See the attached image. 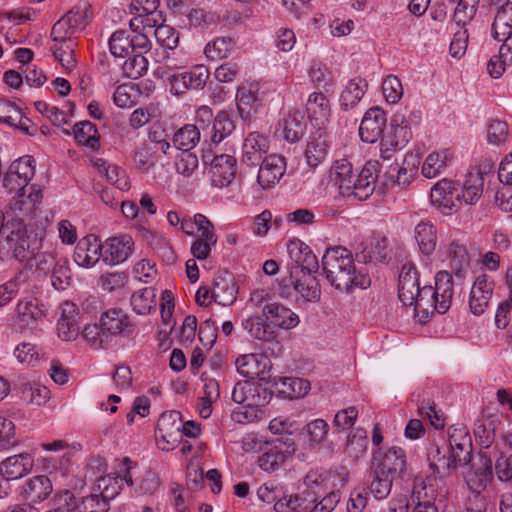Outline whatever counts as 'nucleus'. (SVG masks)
Wrapping results in <instances>:
<instances>
[{"instance_id": "f257e3e1", "label": "nucleus", "mask_w": 512, "mask_h": 512, "mask_svg": "<svg viewBox=\"0 0 512 512\" xmlns=\"http://www.w3.org/2000/svg\"><path fill=\"white\" fill-rule=\"evenodd\" d=\"M36 161L30 155L14 160L3 174L2 185L9 193H15L9 210L18 215H32L43 199L39 185L29 184L35 175Z\"/></svg>"}, {"instance_id": "f03ea898", "label": "nucleus", "mask_w": 512, "mask_h": 512, "mask_svg": "<svg viewBox=\"0 0 512 512\" xmlns=\"http://www.w3.org/2000/svg\"><path fill=\"white\" fill-rule=\"evenodd\" d=\"M322 269L337 290L349 291L353 287L365 289L371 284L368 274L356 269L351 251L342 246L326 250L322 257Z\"/></svg>"}, {"instance_id": "7ed1b4c3", "label": "nucleus", "mask_w": 512, "mask_h": 512, "mask_svg": "<svg viewBox=\"0 0 512 512\" xmlns=\"http://www.w3.org/2000/svg\"><path fill=\"white\" fill-rule=\"evenodd\" d=\"M11 214V219L5 222L1 244L11 257L19 261L29 260L38 246L36 238L34 242L31 241L25 224V217L28 215H18L13 212Z\"/></svg>"}, {"instance_id": "20e7f679", "label": "nucleus", "mask_w": 512, "mask_h": 512, "mask_svg": "<svg viewBox=\"0 0 512 512\" xmlns=\"http://www.w3.org/2000/svg\"><path fill=\"white\" fill-rule=\"evenodd\" d=\"M426 458L430 470L433 471L435 481L437 482L439 491L432 496L435 502L443 503L448 495L444 478L450 476L460 464L447 448L446 442H432L427 447Z\"/></svg>"}, {"instance_id": "39448f33", "label": "nucleus", "mask_w": 512, "mask_h": 512, "mask_svg": "<svg viewBox=\"0 0 512 512\" xmlns=\"http://www.w3.org/2000/svg\"><path fill=\"white\" fill-rule=\"evenodd\" d=\"M480 462V466L472 467L466 476V483L473 493V501L475 503V507H473L472 499L469 500L467 506L469 512H484L486 510V501L481 492L485 490L493 479L491 460L485 455H481Z\"/></svg>"}, {"instance_id": "423d86ee", "label": "nucleus", "mask_w": 512, "mask_h": 512, "mask_svg": "<svg viewBox=\"0 0 512 512\" xmlns=\"http://www.w3.org/2000/svg\"><path fill=\"white\" fill-rule=\"evenodd\" d=\"M112 482V476L107 475L102 477L98 482V487L102 489L101 496L89 495L83 497L80 501L69 491L64 494L66 504L71 506L72 511L76 512H107L108 502L107 499L114 498L117 495V488L110 491L109 484Z\"/></svg>"}, {"instance_id": "0eeeda50", "label": "nucleus", "mask_w": 512, "mask_h": 512, "mask_svg": "<svg viewBox=\"0 0 512 512\" xmlns=\"http://www.w3.org/2000/svg\"><path fill=\"white\" fill-rule=\"evenodd\" d=\"M371 467L378 470L381 475H388L392 478L399 474L404 478L407 473L406 454L400 447H391L384 451L378 449L373 453Z\"/></svg>"}, {"instance_id": "6e6552de", "label": "nucleus", "mask_w": 512, "mask_h": 512, "mask_svg": "<svg viewBox=\"0 0 512 512\" xmlns=\"http://www.w3.org/2000/svg\"><path fill=\"white\" fill-rule=\"evenodd\" d=\"M210 77L205 65H194L187 71L174 73L169 77L170 91L174 95H183L188 90H202Z\"/></svg>"}, {"instance_id": "1a4fd4ad", "label": "nucleus", "mask_w": 512, "mask_h": 512, "mask_svg": "<svg viewBox=\"0 0 512 512\" xmlns=\"http://www.w3.org/2000/svg\"><path fill=\"white\" fill-rule=\"evenodd\" d=\"M182 416L179 411L163 412L157 422L156 440L161 449L169 451L181 442Z\"/></svg>"}, {"instance_id": "9d476101", "label": "nucleus", "mask_w": 512, "mask_h": 512, "mask_svg": "<svg viewBox=\"0 0 512 512\" xmlns=\"http://www.w3.org/2000/svg\"><path fill=\"white\" fill-rule=\"evenodd\" d=\"M102 245V261L108 266H116L125 262L134 251V240L130 235L123 234L110 237Z\"/></svg>"}, {"instance_id": "9b49d317", "label": "nucleus", "mask_w": 512, "mask_h": 512, "mask_svg": "<svg viewBox=\"0 0 512 512\" xmlns=\"http://www.w3.org/2000/svg\"><path fill=\"white\" fill-rule=\"evenodd\" d=\"M492 35L503 43L506 57L512 58V2L506 1L498 8L492 24Z\"/></svg>"}, {"instance_id": "f8f14e48", "label": "nucleus", "mask_w": 512, "mask_h": 512, "mask_svg": "<svg viewBox=\"0 0 512 512\" xmlns=\"http://www.w3.org/2000/svg\"><path fill=\"white\" fill-rule=\"evenodd\" d=\"M100 324L108 339L118 335L130 337L136 332V325L121 309L112 308L102 313Z\"/></svg>"}, {"instance_id": "ddd939ff", "label": "nucleus", "mask_w": 512, "mask_h": 512, "mask_svg": "<svg viewBox=\"0 0 512 512\" xmlns=\"http://www.w3.org/2000/svg\"><path fill=\"white\" fill-rule=\"evenodd\" d=\"M439 252L442 260L448 262L455 277L462 281L469 266V256L465 245L459 240H452L449 244L441 246Z\"/></svg>"}, {"instance_id": "4468645a", "label": "nucleus", "mask_w": 512, "mask_h": 512, "mask_svg": "<svg viewBox=\"0 0 512 512\" xmlns=\"http://www.w3.org/2000/svg\"><path fill=\"white\" fill-rule=\"evenodd\" d=\"M377 165V162H367L357 177H353L352 187L345 197L353 196L359 201L367 200L375 190L378 178Z\"/></svg>"}, {"instance_id": "2eb2a0df", "label": "nucleus", "mask_w": 512, "mask_h": 512, "mask_svg": "<svg viewBox=\"0 0 512 512\" xmlns=\"http://www.w3.org/2000/svg\"><path fill=\"white\" fill-rule=\"evenodd\" d=\"M237 173V160L229 154L216 155L210 167L211 183L217 188L227 187Z\"/></svg>"}, {"instance_id": "dca6fc26", "label": "nucleus", "mask_w": 512, "mask_h": 512, "mask_svg": "<svg viewBox=\"0 0 512 512\" xmlns=\"http://www.w3.org/2000/svg\"><path fill=\"white\" fill-rule=\"evenodd\" d=\"M260 163L257 182L262 189H270L280 181L285 173V158L281 155L271 154Z\"/></svg>"}, {"instance_id": "f3484780", "label": "nucleus", "mask_w": 512, "mask_h": 512, "mask_svg": "<svg viewBox=\"0 0 512 512\" xmlns=\"http://www.w3.org/2000/svg\"><path fill=\"white\" fill-rule=\"evenodd\" d=\"M494 291V282L486 275L478 276L470 291L469 309L475 316L482 315L490 302Z\"/></svg>"}, {"instance_id": "a211bd4d", "label": "nucleus", "mask_w": 512, "mask_h": 512, "mask_svg": "<svg viewBox=\"0 0 512 512\" xmlns=\"http://www.w3.org/2000/svg\"><path fill=\"white\" fill-rule=\"evenodd\" d=\"M432 295L435 312L439 314L446 313L451 307L454 296V280L449 272L444 270L436 274Z\"/></svg>"}, {"instance_id": "6ab92c4d", "label": "nucleus", "mask_w": 512, "mask_h": 512, "mask_svg": "<svg viewBox=\"0 0 512 512\" xmlns=\"http://www.w3.org/2000/svg\"><path fill=\"white\" fill-rule=\"evenodd\" d=\"M430 198L433 205L438 206L448 213L452 210H457L461 205V197L458 189L454 186L452 181L447 179H442L433 186L430 192Z\"/></svg>"}, {"instance_id": "aec40b11", "label": "nucleus", "mask_w": 512, "mask_h": 512, "mask_svg": "<svg viewBox=\"0 0 512 512\" xmlns=\"http://www.w3.org/2000/svg\"><path fill=\"white\" fill-rule=\"evenodd\" d=\"M386 125V114L379 107L370 108L365 114L359 127V135L362 141L375 143L383 137Z\"/></svg>"}, {"instance_id": "412c9836", "label": "nucleus", "mask_w": 512, "mask_h": 512, "mask_svg": "<svg viewBox=\"0 0 512 512\" xmlns=\"http://www.w3.org/2000/svg\"><path fill=\"white\" fill-rule=\"evenodd\" d=\"M287 252L290 260L295 264L291 269L317 272L319 264L316 256L308 245L299 239H292L287 243Z\"/></svg>"}, {"instance_id": "4be33fe9", "label": "nucleus", "mask_w": 512, "mask_h": 512, "mask_svg": "<svg viewBox=\"0 0 512 512\" xmlns=\"http://www.w3.org/2000/svg\"><path fill=\"white\" fill-rule=\"evenodd\" d=\"M73 258L75 263L81 267H93L99 260H102L101 242L94 235L82 238L75 247Z\"/></svg>"}, {"instance_id": "5701e85b", "label": "nucleus", "mask_w": 512, "mask_h": 512, "mask_svg": "<svg viewBox=\"0 0 512 512\" xmlns=\"http://www.w3.org/2000/svg\"><path fill=\"white\" fill-rule=\"evenodd\" d=\"M420 290L419 275L413 264L403 265L399 274L398 296L405 306L415 303L417 293Z\"/></svg>"}, {"instance_id": "b1692460", "label": "nucleus", "mask_w": 512, "mask_h": 512, "mask_svg": "<svg viewBox=\"0 0 512 512\" xmlns=\"http://www.w3.org/2000/svg\"><path fill=\"white\" fill-rule=\"evenodd\" d=\"M306 112L311 124L322 130L331 116L329 100L322 92L311 93L306 102Z\"/></svg>"}, {"instance_id": "393cba45", "label": "nucleus", "mask_w": 512, "mask_h": 512, "mask_svg": "<svg viewBox=\"0 0 512 512\" xmlns=\"http://www.w3.org/2000/svg\"><path fill=\"white\" fill-rule=\"evenodd\" d=\"M266 399V389L251 381L238 382L232 391V400L240 405L264 406Z\"/></svg>"}, {"instance_id": "a878e982", "label": "nucleus", "mask_w": 512, "mask_h": 512, "mask_svg": "<svg viewBox=\"0 0 512 512\" xmlns=\"http://www.w3.org/2000/svg\"><path fill=\"white\" fill-rule=\"evenodd\" d=\"M262 313L270 326L273 325L281 329H292L299 323L298 315L280 303H266L262 308Z\"/></svg>"}, {"instance_id": "bb28decb", "label": "nucleus", "mask_w": 512, "mask_h": 512, "mask_svg": "<svg viewBox=\"0 0 512 512\" xmlns=\"http://www.w3.org/2000/svg\"><path fill=\"white\" fill-rule=\"evenodd\" d=\"M34 466V459L29 453L7 457L0 463V473L9 482L27 475Z\"/></svg>"}, {"instance_id": "cd10ccee", "label": "nucleus", "mask_w": 512, "mask_h": 512, "mask_svg": "<svg viewBox=\"0 0 512 512\" xmlns=\"http://www.w3.org/2000/svg\"><path fill=\"white\" fill-rule=\"evenodd\" d=\"M43 304L35 298H28L18 302L16 307L17 322L21 327L30 330L36 329L37 324L45 317Z\"/></svg>"}, {"instance_id": "c85d7f7f", "label": "nucleus", "mask_w": 512, "mask_h": 512, "mask_svg": "<svg viewBox=\"0 0 512 512\" xmlns=\"http://www.w3.org/2000/svg\"><path fill=\"white\" fill-rule=\"evenodd\" d=\"M268 138L260 133L248 134L243 143L242 160L249 166H256L262 162L263 154L268 151Z\"/></svg>"}, {"instance_id": "c756f323", "label": "nucleus", "mask_w": 512, "mask_h": 512, "mask_svg": "<svg viewBox=\"0 0 512 512\" xmlns=\"http://www.w3.org/2000/svg\"><path fill=\"white\" fill-rule=\"evenodd\" d=\"M501 423V415L482 413L474 427V435L482 447L489 448L491 446Z\"/></svg>"}, {"instance_id": "7c9ffc66", "label": "nucleus", "mask_w": 512, "mask_h": 512, "mask_svg": "<svg viewBox=\"0 0 512 512\" xmlns=\"http://www.w3.org/2000/svg\"><path fill=\"white\" fill-rule=\"evenodd\" d=\"M237 286L229 273L216 275L213 282L212 298L222 306H229L237 298Z\"/></svg>"}, {"instance_id": "2f4dec72", "label": "nucleus", "mask_w": 512, "mask_h": 512, "mask_svg": "<svg viewBox=\"0 0 512 512\" xmlns=\"http://www.w3.org/2000/svg\"><path fill=\"white\" fill-rule=\"evenodd\" d=\"M306 129L304 116L299 111L289 114L279 122L276 133L286 141L294 143L302 138Z\"/></svg>"}, {"instance_id": "473e14b6", "label": "nucleus", "mask_w": 512, "mask_h": 512, "mask_svg": "<svg viewBox=\"0 0 512 512\" xmlns=\"http://www.w3.org/2000/svg\"><path fill=\"white\" fill-rule=\"evenodd\" d=\"M304 485L306 490L303 491L304 501L312 498V502L325 495H329L327 473L319 470H310L304 477Z\"/></svg>"}, {"instance_id": "72a5a7b5", "label": "nucleus", "mask_w": 512, "mask_h": 512, "mask_svg": "<svg viewBox=\"0 0 512 512\" xmlns=\"http://www.w3.org/2000/svg\"><path fill=\"white\" fill-rule=\"evenodd\" d=\"M51 480L45 475H39L27 481L22 488V496L31 503H40L52 493Z\"/></svg>"}, {"instance_id": "f704fd0d", "label": "nucleus", "mask_w": 512, "mask_h": 512, "mask_svg": "<svg viewBox=\"0 0 512 512\" xmlns=\"http://www.w3.org/2000/svg\"><path fill=\"white\" fill-rule=\"evenodd\" d=\"M451 158L452 153L448 149L429 153L422 164V175L428 179L440 176L448 167Z\"/></svg>"}, {"instance_id": "c9c22d12", "label": "nucleus", "mask_w": 512, "mask_h": 512, "mask_svg": "<svg viewBox=\"0 0 512 512\" xmlns=\"http://www.w3.org/2000/svg\"><path fill=\"white\" fill-rule=\"evenodd\" d=\"M388 256V241L385 237H374L356 252V260L361 263L384 262Z\"/></svg>"}, {"instance_id": "e433bc0d", "label": "nucleus", "mask_w": 512, "mask_h": 512, "mask_svg": "<svg viewBox=\"0 0 512 512\" xmlns=\"http://www.w3.org/2000/svg\"><path fill=\"white\" fill-rule=\"evenodd\" d=\"M328 149L329 143L325 132L318 130L306 146L305 158L307 164L312 168H316L326 159Z\"/></svg>"}, {"instance_id": "4c0bfd02", "label": "nucleus", "mask_w": 512, "mask_h": 512, "mask_svg": "<svg viewBox=\"0 0 512 512\" xmlns=\"http://www.w3.org/2000/svg\"><path fill=\"white\" fill-rule=\"evenodd\" d=\"M383 145L389 147L388 150H398L404 148L412 138V132L404 121H398L395 117L390 123V130L387 134L383 135Z\"/></svg>"}, {"instance_id": "58836bf2", "label": "nucleus", "mask_w": 512, "mask_h": 512, "mask_svg": "<svg viewBox=\"0 0 512 512\" xmlns=\"http://www.w3.org/2000/svg\"><path fill=\"white\" fill-rule=\"evenodd\" d=\"M353 177L352 164L347 159L334 161L330 168V178L343 196L350 191Z\"/></svg>"}, {"instance_id": "ea45409f", "label": "nucleus", "mask_w": 512, "mask_h": 512, "mask_svg": "<svg viewBox=\"0 0 512 512\" xmlns=\"http://www.w3.org/2000/svg\"><path fill=\"white\" fill-rule=\"evenodd\" d=\"M268 362V358L264 355L244 354L236 359L235 365L241 375L254 378L264 373Z\"/></svg>"}, {"instance_id": "a19ab883", "label": "nucleus", "mask_w": 512, "mask_h": 512, "mask_svg": "<svg viewBox=\"0 0 512 512\" xmlns=\"http://www.w3.org/2000/svg\"><path fill=\"white\" fill-rule=\"evenodd\" d=\"M241 325L256 340L272 342L277 338V332L260 316H250Z\"/></svg>"}, {"instance_id": "79ce46f5", "label": "nucleus", "mask_w": 512, "mask_h": 512, "mask_svg": "<svg viewBox=\"0 0 512 512\" xmlns=\"http://www.w3.org/2000/svg\"><path fill=\"white\" fill-rule=\"evenodd\" d=\"M329 431L328 423L323 419L310 421L303 429L302 435L309 449L319 450L327 439Z\"/></svg>"}, {"instance_id": "37998d69", "label": "nucleus", "mask_w": 512, "mask_h": 512, "mask_svg": "<svg viewBox=\"0 0 512 512\" xmlns=\"http://www.w3.org/2000/svg\"><path fill=\"white\" fill-rule=\"evenodd\" d=\"M414 237L423 255L430 256L436 248V228L429 221H421L414 229Z\"/></svg>"}, {"instance_id": "c03bdc74", "label": "nucleus", "mask_w": 512, "mask_h": 512, "mask_svg": "<svg viewBox=\"0 0 512 512\" xmlns=\"http://www.w3.org/2000/svg\"><path fill=\"white\" fill-rule=\"evenodd\" d=\"M236 104L240 117L243 120L248 119L259 105L257 89L252 85L239 87L236 93Z\"/></svg>"}, {"instance_id": "a18cd8bd", "label": "nucleus", "mask_w": 512, "mask_h": 512, "mask_svg": "<svg viewBox=\"0 0 512 512\" xmlns=\"http://www.w3.org/2000/svg\"><path fill=\"white\" fill-rule=\"evenodd\" d=\"M201 139L199 128L193 124H186L179 128L172 137L173 147L182 152H191Z\"/></svg>"}, {"instance_id": "49530a36", "label": "nucleus", "mask_w": 512, "mask_h": 512, "mask_svg": "<svg viewBox=\"0 0 512 512\" xmlns=\"http://www.w3.org/2000/svg\"><path fill=\"white\" fill-rule=\"evenodd\" d=\"M367 82L362 78L348 81L340 95V106L343 110L355 107L365 94Z\"/></svg>"}, {"instance_id": "de8ad7c7", "label": "nucleus", "mask_w": 512, "mask_h": 512, "mask_svg": "<svg viewBox=\"0 0 512 512\" xmlns=\"http://www.w3.org/2000/svg\"><path fill=\"white\" fill-rule=\"evenodd\" d=\"M416 172V165L414 163L410 164L408 159H404L402 164L394 163L390 165L386 171V176L393 185L405 188L412 182Z\"/></svg>"}, {"instance_id": "09e8293b", "label": "nucleus", "mask_w": 512, "mask_h": 512, "mask_svg": "<svg viewBox=\"0 0 512 512\" xmlns=\"http://www.w3.org/2000/svg\"><path fill=\"white\" fill-rule=\"evenodd\" d=\"M299 277L296 284L295 295L299 294L306 301H316L320 298V287L316 276V272L298 270Z\"/></svg>"}, {"instance_id": "8fccbe9b", "label": "nucleus", "mask_w": 512, "mask_h": 512, "mask_svg": "<svg viewBox=\"0 0 512 512\" xmlns=\"http://www.w3.org/2000/svg\"><path fill=\"white\" fill-rule=\"evenodd\" d=\"M235 130V122L227 111H220L213 120L210 131V139L214 144H219L229 137Z\"/></svg>"}, {"instance_id": "3c124183", "label": "nucleus", "mask_w": 512, "mask_h": 512, "mask_svg": "<svg viewBox=\"0 0 512 512\" xmlns=\"http://www.w3.org/2000/svg\"><path fill=\"white\" fill-rule=\"evenodd\" d=\"M393 479L394 478L386 474L381 475L378 473V470L370 466L368 480L371 494L377 500H382L388 497L392 489Z\"/></svg>"}, {"instance_id": "603ef678", "label": "nucleus", "mask_w": 512, "mask_h": 512, "mask_svg": "<svg viewBox=\"0 0 512 512\" xmlns=\"http://www.w3.org/2000/svg\"><path fill=\"white\" fill-rule=\"evenodd\" d=\"M155 289L152 287H146L134 292L131 296V306L139 315L149 314L152 309L155 308Z\"/></svg>"}, {"instance_id": "864d4df0", "label": "nucleus", "mask_w": 512, "mask_h": 512, "mask_svg": "<svg viewBox=\"0 0 512 512\" xmlns=\"http://www.w3.org/2000/svg\"><path fill=\"white\" fill-rule=\"evenodd\" d=\"M74 137L79 144L88 146L92 150H96L99 147L98 130L89 121H82L74 126Z\"/></svg>"}, {"instance_id": "5fc2aeb1", "label": "nucleus", "mask_w": 512, "mask_h": 512, "mask_svg": "<svg viewBox=\"0 0 512 512\" xmlns=\"http://www.w3.org/2000/svg\"><path fill=\"white\" fill-rule=\"evenodd\" d=\"M483 193V177L479 172L469 173L463 184L462 199L466 204L473 205Z\"/></svg>"}, {"instance_id": "6e6d98bb", "label": "nucleus", "mask_w": 512, "mask_h": 512, "mask_svg": "<svg viewBox=\"0 0 512 512\" xmlns=\"http://www.w3.org/2000/svg\"><path fill=\"white\" fill-rule=\"evenodd\" d=\"M216 243L217 235L214 232V227L206 229L193 241L190 249L191 254L199 260L206 259L211 252L212 246Z\"/></svg>"}, {"instance_id": "4d7b16f0", "label": "nucleus", "mask_w": 512, "mask_h": 512, "mask_svg": "<svg viewBox=\"0 0 512 512\" xmlns=\"http://www.w3.org/2000/svg\"><path fill=\"white\" fill-rule=\"evenodd\" d=\"M234 48L235 43L230 37H219L209 42L204 52L208 59L216 61L227 58Z\"/></svg>"}, {"instance_id": "13d9d810", "label": "nucleus", "mask_w": 512, "mask_h": 512, "mask_svg": "<svg viewBox=\"0 0 512 512\" xmlns=\"http://www.w3.org/2000/svg\"><path fill=\"white\" fill-rule=\"evenodd\" d=\"M285 454L278 447L268 445L262 455L258 457L260 468L266 472L278 469L285 461Z\"/></svg>"}, {"instance_id": "bf43d9fd", "label": "nucleus", "mask_w": 512, "mask_h": 512, "mask_svg": "<svg viewBox=\"0 0 512 512\" xmlns=\"http://www.w3.org/2000/svg\"><path fill=\"white\" fill-rule=\"evenodd\" d=\"M480 0H456L453 20L458 27H465L475 16Z\"/></svg>"}, {"instance_id": "052dcab7", "label": "nucleus", "mask_w": 512, "mask_h": 512, "mask_svg": "<svg viewBox=\"0 0 512 512\" xmlns=\"http://www.w3.org/2000/svg\"><path fill=\"white\" fill-rule=\"evenodd\" d=\"M368 446L367 434L364 429H355L347 439L346 453L353 459H358L364 454Z\"/></svg>"}, {"instance_id": "680f3d73", "label": "nucleus", "mask_w": 512, "mask_h": 512, "mask_svg": "<svg viewBox=\"0 0 512 512\" xmlns=\"http://www.w3.org/2000/svg\"><path fill=\"white\" fill-rule=\"evenodd\" d=\"M130 35L127 31H115L109 39V50L115 58H124L132 51Z\"/></svg>"}, {"instance_id": "e2e57ef3", "label": "nucleus", "mask_w": 512, "mask_h": 512, "mask_svg": "<svg viewBox=\"0 0 512 512\" xmlns=\"http://www.w3.org/2000/svg\"><path fill=\"white\" fill-rule=\"evenodd\" d=\"M283 387L282 393L289 398H300L305 396L310 390V383L302 378L283 377L280 378Z\"/></svg>"}, {"instance_id": "0e129e2a", "label": "nucleus", "mask_w": 512, "mask_h": 512, "mask_svg": "<svg viewBox=\"0 0 512 512\" xmlns=\"http://www.w3.org/2000/svg\"><path fill=\"white\" fill-rule=\"evenodd\" d=\"M51 282L55 289L65 290L71 280V271L68 265V260L60 258L59 262L50 272Z\"/></svg>"}, {"instance_id": "69168bd1", "label": "nucleus", "mask_w": 512, "mask_h": 512, "mask_svg": "<svg viewBox=\"0 0 512 512\" xmlns=\"http://www.w3.org/2000/svg\"><path fill=\"white\" fill-rule=\"evenodd\" d=\"M50 398V391L40 384H27L22 389V399L30 404L41 406Z\"/></svg>"}, {"instance_id": "338daca9", "label": "nucleus", "mask_w": 512, "mask_h": 512, "mask_svg": "<svg viewBox=\"0 0 512 512\" xmlns=\"http://www.w3.org/2000/svg\"><path fill=\"white\" fill-rule=\"evenodd\" d=\"M495 324L499 329L508 327L507 340L512 345V297L498 306L495 314Z\"/></svg>"}, {"instance_id": "774afa93", "label": "nucleus", "mask_w": 512, "mask_h": 512, "mask_svg": "<svg viewBox=\"0 0 512 512\" xmlns=\"http://www.w3.org/2000/svg\"><path fill=\"white\" fill-rule=\"evenodd\" d=\"M31 259L34 260L33 265L39 273L48 275L59 262L60 258H58L54 249H50L42 252L34 251V255H32Z\"/></svg>"}]
</instances>
